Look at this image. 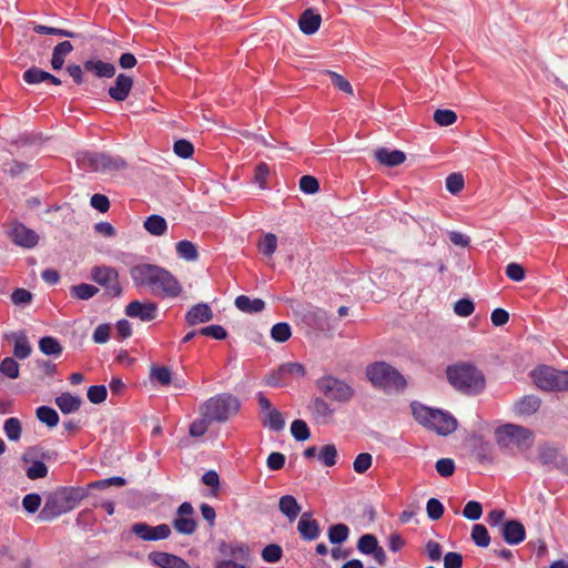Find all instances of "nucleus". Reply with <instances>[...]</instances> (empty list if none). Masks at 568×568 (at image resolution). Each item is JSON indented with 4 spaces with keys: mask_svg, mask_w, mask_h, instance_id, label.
Returning a JSON list of instances; mask_svg holds the SVG:
<instances>
[{
    "mask_svg": "<svg viewBox=\"0 0 568 568\" xmlns=\"http://www.w3.org/2000/svg\"><path fill=\"white\" fill-rule=\"evenodd\" d=\"M129 274L134 287L148 288L161 298H175L183 291L179 280L169 270L156 264L136 263L130 267Z\"/></svg>",
    "mask_w": 568,
    "mask_h": 568,
    "instance_id": "f257e3e1",
    "label": "nucleus"
},
{
    "mask_svg": "<svg viewBox=\"0 0 568 568\" xmlns=\"http://www.w3.org/2000/svg\"><path fill=\"white\" fill-rule=\"evenodd\" d=\"M446 376L455 389L467 395L478 394L485 387L484 375L469 363L449 365L446 368Z\"/></svg>",
    "mask_w": 568,
    "mask_h": 568,
    "instance_id": "f03ea898",
    "label": "nucleus"
},
{
    "mask_svg": "<svg viewBox=\"0 0 568 568\" xmlns=\"http://www.w3.org/2000/svg\"><path fill=\"white\" fill-rule=\"evenodd\" d=\"M84 496L85 494L81 488L63 487L49 495L39 518L43 521H50L74 509Z\"/></svg>",
    "mask_w": 568,
    "mask_h": 568,
    "instance_id": "7ed1b4c3",
    "label": "nucleus"
},
{
    "mask_svg": "<svg viewBox=\"0 0 568 568\" xmlns=\"http://www.w3.org/2000/svg\"><path fill=\"white\" fill-rule=\"evenodd\" d=\"M366 377L376 388L385 393H399L406 387V379L392 365L385 362H375L366 367Z\"/></svg>",
    "mask_w": 568,
    "mask_h": 568,
    "instance_id": "20e7f679",
    "label": "nucleus"
},
{
    "mask_svg": "<svg viewBox=\"0 0 568 568\" xmlns=\"http://www.w3.org/2000/svg\"><path fill=\"white\" fill-rule=\"evenodd\" d=\"M413 415L419 424L437 432L440 435H448L457 427V420L449 413H445L439 409H433L423 405H414Z\"/></svg>",
    "mask_w": 568,
    "mask_h": 568,
    "instance_id": "39448f33",
    "label": "nucleus"
},
{
    "mask_svg": "<svg viewBox=\"0 0 568 568\" xmlns=\"http://www.w3.org/2000/svg\"><path fill=\"white\" fill-rule=\"evenodd\" d=\"M240 409V402L231 394H219L209 398L200 408L201 415L212 422L225 423Z\"/></svg>",
    "mask_w": 568,
    "mask_h": 568,
    "instance_id": "423d86ee",
    "label": "nucleus"
},
{
    "mask_svg": "<svg viewBox=\"0 0 568 568\" xmlns=\"http://www.w3.org/2000/svg\"><path fill=\"white\" fill-rule=\"evenodd\" d=\"M77 162L83 170L93 172L120 171L128 165L121 156L90 151L79 152Z\"/></svg>",
    "mask_w": 568,
    "mask_h": 568,
    "instance_id": "0eeeda50",
    "label": "nucleus"
},
{
    "mask_svg": "<svg viewBox=\"0 0 568 568\" xmlns=\"http://www.w3.org/2000/svg\"><path fill=\"white\" fill-rule=\"evenodd\" d=\"M496 439L501 448L516 446L520 452H526L532 446L535 436L529 428L506 424L496 429Z\"/></svg>",
    "mask_w": 568,
    "mask_h": 568,
    "instance_id": "6e6552de",
    "label": "nucleus"
},
{
    "mask_svg": "<svg viewBox=\"0 0 568 568\" xmlns=\"http://www.w3.org/2000/svg\"><path fill=\"white\" fill-rule=\"evenodd\" d=\"M315 385L327 399L339 404L351 402L355 395V389L347 382L333 375H324Z\"/></svg>",
    "mask_w": 568,
    "mask_h": 568,
    "instance_id": "1a4fd4ad",
    "label": "nucleus"
},
{
    "mask_svg": "<svg viewBox=\"0 0 568 568\" xmlns=\"http://www.w3.org/2000/svg\"><path fill=\"white\" fill-rule=\"evenodd\" d=\"M535 385L548 392L568 390V371H557L549 366H539L531 373Z\"/></svg>",
    "mask_w": 568,
    "mask_h": 568,
    "instance_id": "9d476101",
    "label": "nucleus"
},
{
    "mask_svg": "<svg viewBox=\"0 0 568 568\" xmlns=\"http://www.w3.org/2000/svg\"><path fill=\"white\" fill-rule=\"evenodd\" d=\"M91 278L104 288L108 297H120L122 286L119 282V272L112 266H94L91 272Z\"/></svg>",
    "mask_w": 568,
    "mask_h": 568,
    "instance_id": "9b49d317",
    "label": "nucleus"
},
{
    "mask_svg": "<svg viewBox=\"0 0 568 568\" xmlns=\"http://www.w3.org/2000/svg\"><path fill=\"white\" fill-rule=\"evenodd\" d=\"M172 527L176 532L185 536H191L196 531L197 521L191 503L184 501L178 507Z\"/></svg>",
    "mask_w": 568,
    "mask_h": 568,
    "instance_id": "f8f14e48",
    "label": "nucleus"
},
{
    "mask_svg": "<svg viewBox=\"0 0 568 568\" xmlns=\"http://www.w3.org/2000/svg\"><path fill=\"white\" fill-rule=\"evenodd\" d=\"M7 234L13 244L23 248H33L39 243L38 233L19 221L11 223Z\"/></svg>",
    "mask_w": 568,
    "mask_h": 568,
    "instance_id": "ddd939ff",
    "label": "nucleus"
},
{
    "mask_svg": "<svg viewBox=\"0 0 568 568\" xmlns=\"http://www.w3.org/2000/svg\"><path fill=\"white\" fill-rule=\"evenodd\" d=\"M131 531L144 541L163 540L171 536V528L168 524L150 526L146 523H135L131 526Z\"/></svg>",
    "mask_w": 568,
    "mask_h": 568,
    "instance_id": "4468645a",
    "label": "nucleus"
},
{
    "mask_svg": "<svg viewBox=\"0 0 568 568\" xmlns=\"http://www.w3.org/2000/svg\"><path fill=\"white\" fill-rule=\"evenodd\" d=\"M124 313L128 317L138 318L142 322H151L156 317L158 304L135 300L125 306Z\"/></svg>",
    "mask_w": 568,
    "mask_h": 568,
    "instance_id": "2eb2a0df",
    "label": "nucleus"
},
{
    "mask_svg": "<svg viewBox=\"0 0 568 568\" xmlns=\"http://www.w3.org/2000/svg\"><path fill=\"white\" fill-rule=\"evenodd\" d=\"M2 341L13 344L12 355H31L32 346L24 329L6 332Z\"/></svg>",
    "mask_w": 568,
    "mask_h": 568,
    "instance_id": "dca6fc26",
    "label": "nucleus"
},
{
    "mask_svg": "<svg viewBox=\"0 0 568 568\" xmlns=\"http://www.w3.org/2000/svg\"><path fill=\"white\" fill-rule=\"evenodd\" d=\"M133 87V79L124 73H119L113 85L108 89L109 97L115 102H123L128 99Z\"/></svg>",
    "mask_w": 568,
    "mask_h": 568,
    "instance_id": "f3484780",
    "label": "nucleus"
},
{
    "mask_svg": "<svg viewBox=\"0 0 568 568\" xmlns=\"http://www.w3.org/2000/svg\"><path fill=\"white\" fill-rule=\"evenodd\" d=\"M219 550L225 559L248 562L251 559L250 548L245 544L225 542L220 544Z\"/></svg>",
    "mask_w": 568,
    "mask_h": 568,
    "instance_id": "a211bd4d",
    "label": "nucleus"
},
{
    "mask_svg": "<svg viewBox=\"0 0 568 568\" xmlns=\"http://www.w3.org/2000/svg\"><path fill=\"white\" fill-rule=\"evenodd\" d=\"M297 530L301 538L305 541H313L320 537L321 528L316 519L313 518L312 513H303L298 523Z\"/></svg>",
    "mask_w": 568,
    "mask_h": 568,
    "instance_id": "6ab92c4d",
    "label": "nucleus"
},
{
    "mask_svg": "<svg viewBox=\"0 0 568 568\" xmlns=\"http://www.w3.org/2000/svg\"><path fill=\"white\" fill-rule=\"evenodd\" d=\"M149 559L161 568H191L184 559L169 552L152 551L149 554Z\"/></svg>",
    "mask_w": 568,
    "mask_h": 568,
    "instance_id": "aec40b11",
    "label": "nucleus"
},
{
    "mask_svg": "<svg viewBox=\"0 0 568 568\" xmlns=\"http://www.w3.org/2000/svg\"><path fill=\"white\" fill-rule=\"evenodd\" d=\"M84 71L92 73L100 79H111L115 75L116 69L113 63L99 59H89L83 62Z\"/></svg>",
    "mask_w": 568,
    "mask_h": 568,
    "instance_id": "412c9836",
    "label": "nucleus"
},
{
    "mask_svg": "<svg viewBox=\"0 0 568 568\" xmlns=\"http://www.w3.org/2000/svg\"><path fill=\"white\" fill-rule=\"evenodd\" d=\"M501 535L504 540L509 545H518L525 540L526 530L518 520H509L503 525Z\"/></svg>",
    "mask_w": 568,
    "mask_h": 568,
    "instance_id": "4be33fe9",
    "label": "nucleus"
},
{
    "mask_svg": "<svg viewBox=\"0 0 568 568\" xmlns=\"http://www.w3.org/2000/svg\"><path fill=\"white\" fill-rule=\"evenodd\" d=\"M213 318V312L209 304L197 303L193 305L185 314V321L190 325L210 322Z\"/></svg>",
    "mask_w": 568,
    "mask_h": 568,
    "instance_id": "5701e85b",
    "label": "nucleus"
},
{
    "mask_svg": "<svg viewBox=\"0 0 568 568\" xmlns=\"http://www.w3.org/2000/svg\"><path fill=\"white\" fill-rule=\"evenodd\" d=\"M314 418L321 424H328L334 415V408L322 397H315L310 405Z\"/></svg>",
    "mask_w": 568,
    "mask_h": 568,
    "instance_id": "b1692460",
    "label": "nucleus"
},
{
    "mask_svg": "<svg viewBox=\"0 0 568 568\" xmlns=\"http://www.w3.org/2000/svg\"><path fill=\"white\" fill-rule=\"evenodd\" d=\"M321 22L322 17L318 13H315L312 9H306L298 19V27L304 34L312 36L318 31Z\"/></svg>",
    "mask_w": 568,
    "mask_h": 568,
    "instance_id": "393cba45",
    "label": "nucleus"
},
{
    "mask_svg": "<svg viewBox=\"0 0 568 568\" xmlns=\"http://www.w3.org/2000/svg\"><path fill=\"white\" fill-rule=\"evenodd\" d=\"M375 159L383 165L393 168L405 162L406 154L400 150L379 148L375 151Z\"/></svg>",
    "mask_w": 568,
    "mask_h": 568,
    "instance_id": "a878e982",
    "label": "nucleus"
},
{
    "mask_svg": "<svg viewBox=\"0 0 568 568\" xmlns=\"http://www.w3.org/2000/svg\"><path fill=\"white\" fill-rule=\"evenodd\" d=\"M541 400L536 395H526L515 402L514 410L519 416H531L540 408Z\"/></svg>",
    "mask_w": 568,
    "mask_h": 568,
    "instance_id": "bb28decb",
    "label": "nucleus"
},
{
    "mask_svg": "<svg viewBox=\"0 0 568 568\" xmlns=\"http://www.w3.org/2000/svg\"><path fill=\"white\" fill-rule=\"evenodd\" d=\"M29 367L32 376L37 379L51 377L57 371V366L52 361L40 357H37L34 361L29 363Z\"/></svg>",
    "mask_w": 568,
    "mask_h": 568,
    "instance_id": "cd10ccee",
    "label": "nucleus"
},
{
    "mask_svg": "<svg viewBox=\"0 0 568 568\" xmlns=\"http://www.w3.org/2000/svg\"><path fill=\"white\" fill-rule=\"evenodd\" d=\"M23 80L28 84H39L44 81H48L53 85L61 84V80L59 78H57L55 75L51 74L50 72L41 70L37 67H32V68L26 70L23 73Z\"/></svg>",
    "mask_w": 568,
    "mask_h": 568,
    "instance_id": "c85d7f7f",
    "label": "nucleus"
},
{
    "mask_svg": "<svg viewBox=\"0 0 568 568\" xmlns=\"http://www.w3.org/2000/svg\"><path fill=\"white\" fill-rule=\"evenodd\" d=\"M234 304L237 310L247 314L260 313L265 308V302L262 298H251L247 295H239Z\"/></svg>",
    "mask_w": 568,
    "mask_h": 568,
    "instance_id": "c756f323",
    "label": "nucleus"
},
{
    "mask_svg": "<svg viewBox=\"0 0 568 568\" xmlns=\"http://www.w3.org/2000/svg\"><path fill=\"white\" fill-rule=\"evenodd\" d=\"M55 405L63 414H72L80 409L82 399L70 393H62L54 399Z\"/></svg>",
    "mask_w": 568,
    "mask_h": 568,
    "instance_id": "7c9ffc66",
    "label": "nucleus"
},
{
    "mask_svg": "<svg viewBox=\"0 0 568 568\" xmlns=\"http://www.w3.org/2000/svg\"><path fill=\"white\" fill-rule=\"evenodd\" d=\"M72 51H73V44L69 40L59 42L53 48V51H52V57H51L52 69L55 71L61 70L64 64L65 57L68 54H70Z\"/></svg>",
    "mask_w": 568,
    "mask_h": 568,
    "instance_id": "2f4dec72",
    "label": "nucleus"
},
{
    "mask_svg": "<svg viewBox=\"0 0 568 568\" xmlns=\"http://www.w3.org/2000/svg\"><path fill=\"white\" fill-rule=\"evenodd\" d=\"M278 509L291 523L294 521L301 513V506L292 495H285L280 498Z\"/></svg>",
    "mask_w": 568,
    "mask_h": 568,
    "instance_id": "473e14b6",
    "label": "nucleus"
},
{
    "mask_svg": "<svg viewBox=\"0 0 568 568\" xmlns=\"http://www.w3.org/2000/svg\"><path fill=\"white\" fill-rule=\"evenodd\" d=\"M261 422L264 427L273 432H281L285 427V418L283 414L276 408L264 412V414L261 415Z\"/></svg>",
    "mask_w": 568,
    "mask_h": 568,
    "instance_id": "72a5a7b5",
    "label": "nucleus"
},
{
    "mask_svg": "<svg viewBox=\"0 0 568 568\" xmlns=\"http://www.w3.org/2000/svg\"><path fill=\"white\" fill-rule=\"evenodd\" d=\"M144 229L154 236H161L168 231L166 220L159 214H151L143 223Z\"/></svg>",
    "mask_w": 568,
    "mask_h": 568,
    "instance_id": "f704fd0d",
    "label": "nucleus"
},
{
    "mask_svg": "<svg viewBox=\"0 0 568 568\" xmlns=\"http://www.w3.org/2000/svg\"><path fill=\"white\" fill-rule=\"evenodd\" d=\"M176 253L180 258L187 262H195L199 258L196 245L189 240H181L176 243Z\"/></svg>",
    "mask_w": 568,
    "mask_h": 568,
    "instance_id": "c9c22d12",
    "label": "nucleus"
},
{
    "mask_svg": "<svg viewBox=\"0 0 568 568\" xmlns=\"http://www.w3.org/2000/svg\"><path fill=\"white\" fill-rule=\"evenodd\" d=\"M99 293V288L93 284L81 283L70 288L72 297L80 301H88Z\"/></svg>",
    "mask_w": 568,
    "mask_h": 568,
    "instance_id": "e433bc0d",
    "label": "nucleus"
},
{
    "mask_svg": "<svg viewBox=\"0 0 568 568\" xmlns=\"http://www.w3.org/2000/svg\"><path fill=\"white\" fill-rule=\"evenodd\" d=\"M328 540L333 545L343 544L348 539L349 528L345 524H335L328 528L327 531Z\"/></svg>",
    "mask_w": 568,
    "mask_h": 568,
    "instance_id": "4c0bfd02",
    "label": "nucleus"
},
{
    "mask_svg": "<svg viewBox=\"0 0 568 568\" xmlns=\"http://www.w3.org/2000/svg\"><path fill=\"white\" fill-rule=\"evenodd\" d=\"M37 418L45 424L48 427L53 428L59 424L58 413L49 406H40L36 410Z\"/></svg>",
    "mask_w": 568,
    "mask_h": 568,
    "instance_id": "58836bf2",
    "label": "nucleus"
},
{
    "mask_svg": "<svg viewBox=\"0 0 568 568\" xmlns=\"http://www.w3.org/2000/svg\"><path fill=\"white\" fill-rule=\"evenodd\" d=\"M39 349L43 355H60L63 348L55 337L44 336L39 341Z\"/></svg>",
    "mask_w": 568,
    "mask_h": 568,
    "instance_id": "ea45409f",
    "label": "nucleus"
},
{
    "mask_svg": "<svg viewBox=\"0 0 568 568\" xmlns=\"http://www.w3.org/2000/svg\"><path fill=\"white\" fill-rule=\"evenodd\" d=\"M150 378L161 386H168L172 382V372L166 366H152L150 369Z\"/></svg>",
    "mask_w": 568,
    "mask_h": 568,
    "instance_id": "a19ab883",
    "label": "nucleus"
},
{
    "mask_svg": "<svg viewBox=\"0 0 568 568\" xmlns=\"http://www.w3.org/2000/svg\"><path fill=\"white\" fill-rule=\"evenodd\" d=\"M33 31L37 34L59 36V37L71 38V39L80 37V34H78L73 31H70L67 29H61V28L48 27V26H43V24H36L33 27Z\"/></svg>",
    "mask_w": 568,
    "mask_h": 568,
    "instance_id": "79ce46f5",
    "label": "nucleus"
},
{
    "mask_svg": "<svg viewBox=\"0 0 568 568\" xmlns=\"http://www.w3.org/2000/svg\"><path fill=\"white\" fill-rule=\"evenodd\" d=\"M378 540L375 535L365 534L357 540V550L363 555H371L378 547Z\"/></svg>",
    "mask_w": 568,
    "mask_h": 568,
    "instance_id": "37998d69",
    "label": "nucleus"
},
{
    "mask_svg": "<svg viewBox=\"0 0 568 568\" xmlns=\"http://www.w3.org/2000/svg\"><path fill=\"white\" fill-rule=\"evenodd\" d=\"M19 363L14 359V357H4L0 363V373L4 377L14 379L19 376Z\"/></svg>",
    "mask_w": 568,
    "mask_h": 568,
    "instance_id": "c03bdc74",
    "label": "nucleus"
},
{
    "mask_svg": "<svg viewBox=\"0 0 568 568\" xmlns=\"http://www.w3.org/2000/svg\"><path fill=\"white\" fill-rule=\"evenodd\" d=\"M3 430L10 440L17 442L21 437V423L16 417H10L4 422Z\"/></svg>",
    "mask_w": 568,
    "mask_h": 568,
    "instance_id": "a18cd8bd",
    "label": "nucleus"
},
{
    "mask_svg": "<svg viewBox=\"0 0 568 568\" xmlns=\"http://www.w3.org/2000/svg\"><path fill=\"white\" fill-rule=\"evenodd\" d=\"M271 336L274 341L284 343L292 336V329L288 323L278 322L273 325Z\"/></svg>",
    "mask_w": 568,
    "mask_h": 568,
    "instance_id": "49530a36",
    "label": "nucleus"
},
{
    "mask_svg": "<svg viewBox=\"0 0 568 568\" xmlns=\"http://www.w3.org/2000/svg\"><path fill=\"white\" fill-rule=\"evenodd\" d=\"M434 121L440 126H448L457 121V114L449 109H437L434 112Z\"/></svg>",
    "mask_w": 568,
    "mask_h": 568,
    "instance_id": "de8ad7c7",
    "label": "nucleus"
},
{
    "mask_svg": "<svg viewBox=\"0 0 568 568\" xmlns=\"http://www.w3.org/2000/svg\"><path fill=\"white\" fill-rule=\"evenodd\" d=\"M270 175V166L265 162H260L254 170L253 182L258 185L261 190L267 189V178Z\"/></svg>",
    "mask_w": 568,
    "mask_h": 568,
    "instance_id": "09e8293b",
    "label": "nucleus"
},
{
    "mask_svg": "<svg viewBox=\"0 0 568 568\" xmlns=\"http://www.w3.org/2000/svg\"><path fill=\"white\" fill-rule=\"evenodd\" d=\"M317 456L326 467H332L337 462V449L335 445L328 444L321 448Z\"/></svg>",
    "mask_w": 568,
    "mask_h": 568,
    "instance_id": "8fccbe9b",
    "label": "nucleus"
},
{
    "mask_svg": "<svg viewBox=\"0 0 568 568\" xmlns=\"http://www.w3.org/2000/svg\"><path fill=\"white\" fill-rule=\"evenodd\" d=\"M471 539L478 547H487L490 542L488 530L481 524L474 525L471 529Z\"/></svg>",
    "mask_w": 568,
    "mask_h": 568,
    "instance_id": "3c124183",
    "label": "nucleus"
},
{
    "mask_svg": "<svg viewBox=\"0 0 568 568\" xmlns=\"http://www.w3.org/2000/svg\"><path fill=\"white\" fill-rule=\"evenodd\" d=\"M292 436L298 440L304 442L311 437V430L303 419H295L291 425Z\"/></svg>",
    "mask_w": 568,
    "mask_h": 568,
    "instance_id": "603ef678",
    "label": "nucleus"
},
{
    "mask_svg": "<svg viewBox=\"0 0 568 568\" xmlns=\"http://www.w3.org/2000/svg\"><path fill=\"white\" fill-rule=\"evenodd\" d=\"M558 450L557 448L544 444L538 447V458L544 465H551L557 460Z\"/></svg>",
    "mask_w": 568,
    "mask_h": 568,
    "instance_id": "864d4df0",
    "label": "nucleus"
},
{
    "mask_svg": "<svg viewBox=\"0 0 568 568\" xmlns=\"http://www.w3.org/2000/svg\"><path fill=\"white\" fill-rule=\"evenodd\" d=\"M277 247V237L273 233L264 235L263 240L258 244V250L265 256H272Z\"/></svg>",
    "mask_w": 568,
    "mask_h": 568,
    "instance_id": "5fc2aeb1",
    "label": "nucleus"
},
{
    "mask_svg": "<svg viewBox=\"0 0 568 568\" xmlns=\"http://www.w3.org/2000/svg\"><path fill=\"white\" fill-rule=\"evenodd\" d=\"M174 153L181 159H190L194 153L193 144L185 139L176 140L173 144Z\"/></svg>",
    "mask_w": 568,
    "mask_h": 568,
    "instance_id": "6e6d98bb",
    "label": "nucleus"
},
{
    "mask_svg": "<svg viewBox=\"0 0 568 568\" xmlns=\"http://www.w3.org/2000/svg\"><path fill=\"white\" fill-rule=\"evenodd\" d=\"M283 556V550L280 545L270 544L262 550V558L266 562H277Z\"/></svg>",
    "mask_w": 568,
    "mask_h": 568,
    "instance_id": "4d7b16f0",
    "label": "nucleus"
},
{
    "mask_svg": "<svg viewBox=\"0 0 568 568\" xmlns=\"http://www.w3.org/2000/svg\"><path fill=\"white\" fill-rule=\"evenodd\" d=\"M48 467L41 460H33L32 465L27 468L26 475L29 479H40L48 475Z\"/></svg>",
    "mask_w": 568,
    "mask_h": 568,
    "instance_id": "13d9d810",
    "label": "nucleus"
},
{
    "mask_svg": "<svg viewBox=\"0 0 568 568\" xmlns=\"http://www.w3.org/2000/svg\"><path fill=\"white\" fill-rule=\"evenodd\" d=\"M211 423H213L211 419H209L206 416L201 415V418L195 419L190 425V435L192 437L203 436L207 432V428Z\"/></svg>",
    "mask_w": 568,
    "mask_h": 568,
    "instance_id": "bf43d9fd",
    "label": "nucleus"
},
{
    "mask_svg": "<svg viewBox=\"0 0 568 568\" xmlns=\"http://www.w3.org/2000/svg\"><path fill=\"white\" fill-rule=\"evenodd\" d=\"M300 190L305 194H315L320 191L318 180L312 175H303L300 179Z\"/></svg>",
    "mask_w": 568,
    "mask_h": 568,
    "instance_id": "052dcab7",
    "label": "nucleus"
},
{
    "mask_svg": "<svg viewBox=\"0 0 568 568\" xmlns=\"http://www.w3.org/2000/svg\"><path fill=\"white\" fill-rule=\"evenodd\" d=\"M464 185V176L460 173H452L446 178V189L452 194L459 193Z\"/></svg>",
    "mask_w": 568,
    "mask_h": 568,
    "instance_id": "680f3d73",
    "label": "nucleus"
},
{
    "mask_svg": "<svg viewBox=\"0 0 568 568\" xmlns=\"http://www.w3.org/2000/svg\"><path fill=\"white\" fill-rule=\"evenodd\" d=\"M373 464V457L368 453H361L356 456L353 468L357 474L366 473Z\"/></svg>",
    "mask_w": 568,
    "mask_h": 568,
    "instance_id": "e2e57ef3",
    "label": "nucleus"
},
{
    "mask_svg": "<svg viewBox=\"0 0 568 568\" xmlns=\"http://www.w3.org/2000/svg\"><path fill=\"white\" fill-rule=\"evenodd\" d=\"M445 511L444 505L437 498H430L426 504V513L429 519L438 520Z\"/></svg>",
    "mask_w": 568,
    "mask_h": 568,
    "instance_id": "0e129e2a",
    "label": "nucleus"
},
{
    "mask_svg": "<svg viewBox=\"0 0 568 568\" xmlns=\"http://www.w3.org/2000/svg\"><path fill=\"white\" fill-rule=\"evenodd\" d=\"M87 396L92 404H101L106 399V387L104 385L90 386Z\"/></svg>",
    "mask_w": 568,
    "mask_h": 568,
    "instance_id": "69168bd1",
    "label": "nucleus"
},
{
    "mask_svg": "<svg viewBox=\"0 0 568 568\" xmlns=\"http://www.w3.org/2000/svg\"><path fill=\"white\" fill-rule=\"evenodd\" d=\"M201 336H210L214 339H224L227 336L226 329L219 324L209 325L199 329Z\"/></svg>",
    "mask_w": 568,
    "mask_h": 568,
    "instance_id": "338daca9",
    "label": "nucleus"
},
{
    "mask_svg": "<svg viewBox=\"0 0 568 568\" xmlns=\"http://www.w3.org/2000/svg\"><path fill=\"white\" fill-rule=\"evenodd\" d=\"M33 295L26 288H16L11 293V301L17 306H26L32 302Z\"/></svg>",
    "mask_w": 568,
    "mask_h": 568,
    "instance_id": "774afa93",
    "label": "nucleus"
}]
</instances>
